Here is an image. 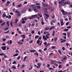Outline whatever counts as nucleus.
I'll return each instance as SVG.
<instances>
[{
	"instance_id": "nucleus-1",
	"label": "nucleus",
	"mask_w": 72,
	"mask_h": 72,
	"mask_svg": "<svg viewBox=\"0 0 72 72\" xmlns=\"http://www.w3.org/2000/svg\"><path fill=\"white\" fill-rule=\"evenodd\" d=\"M70 4V3L68 1V2H64V3L62 4V6H64L66 5H69Z\"/></svg>"
},
{
	"instance_id": "nucleus-2",
	"label": "nucleus",
	"mask_w": 72,
	"mask_h": 72,
	"mask_svg": "<svg viewBox=\"0 0 72 72\" xmlns=\"http://www.w3.org/2000/svg\"><path fill=\"white\" fill-rule=\"evenodd\" d=\"M15 13H17V15L19 17V16H21V14L20 13H19V12L17 10H16L15 11Z\"/></svg>"
},
{
	"instance_id": "nucleus-3",
	"label": "nucleus",
	"mask_w": 72,
	"mask_h": 72,
	"mask_svg": "<svg viewBox=\"0 0 72 72\" xmlns=\"http://www.w3.org/2000/svg\"><path fill=\"white\" fill-rule=\"evenodd\" d=\"M30 7H32L33 8L35 9L36 8V5H35L34 4H31L30 6Z\"/></svg>"
},
{
	"instance_id": "nucleus-4",
	"label": "nucleus",
	"mask_w": 72,
	"mask_h": 72,
	"mask_svg": "<svg viewBox=\"0 0 72 72\" xmlns=\"http://www.w3.org/2000/svg\"><path fill=\"white\" fill-rule=\"evenodd\" d=\"M1 48L3 50H6V46H2Z\"/></svg>"
},
{
	"instance_id": "nucleus-5",
	"label": "nucleus",
	"mask_w": 72,
	"mask_h": 72,
	"mask_svg": "<svg viewBox=\"0 0 72 72\" xmlns=\"http://www.w3.org/2000/svg\"><path fill=\"white\" fill-rule=\"evenodd\" d=\"M37 65L39 66H37V68H40V66L41 65V64L40 63H37Z\"/></svg>"
},
{
	"instance_id": "nucleus-6",
	"label": "nucleus",
	"mask_w": 72,
	"mask_h": 72,
	"mask_svg": "<svg viewBox=\"0 0 72 72\" xmlns=\"http://www.w3.org/2000/svg\"><path fill=\"white\" fill-rule=\"evenodd\" d=\"M48 6V4L46 3H44L43 5V7H46V6Z\"/></svg>"
},
{
	"instance_id": "nucleus-7",
	"label": "nucleus",
	"mask_w": 72,
	"mask_h": 72,
	"mask_svg": "<svg viewBox=\"0 0 72 72\" xmlns=\"http://www.w3.org/2000/svg\"><path fill=\"white\" fill-rule=\"evenodd\" d=\"M22 21H27V17H24L23 18H22Z\"/></svg>"
},
{
	"instance_id": "nucleus-8",
	"label": "nucleus",
	"mask_w": 72,
	"mask_h": 72,
	"mask_svg": "<svg viewBox=\"0 0 72 72\" xmlns=\"http://www.w3.org/2000/svg\"><path fill=\"white\" fill-rule=\"evenodd\" d=\"M30 51L31 53H34V52H36V50H30Z\"/></svg>"
},
{
	"instance_id": "nucleus-9",
	"label": "nucleus",
	"mask_w": 72,
	"mask_h": 72,
	"mask_svg": "<svg viewBox=\"0 0 72 72\" xmlns=\"http://www.w3.org/2000/svg\"><path fill=\"white\" fill-rule=\"evenodd\" d=\"M21 6H23V5L22 4H19V5L17 6L18 8H21Z\"/></svg>"
},
{
	"instance_id": "nucleus-10",
	"label": "nucleus",
	"mask_w": 72,
	"mask_h": 72,
	"mask_svg": "<svg viewBox=\"0 0 72 72\" xmlns=\"http://www.w3.org/2000/svg\"><path fill=\"white\" fill-rule=\"evenodd\" d=\"M11 69H16V67L14 66H13L11 67Z\"/></svg>"
},
{
	"instance_id": "nucleus-11",
	"label": "nucleus",
	"mask_w": 72,
	"mask_h": 72,
	"mask_svg": "<svg viewBox=\"0 0 72 72\" xmlns=\"http://www.w3.org/2000/svg\"><path fill=\"white\" fill-rule=\"evenodd\" d=\"M35 52V53L34 54V55H37V56L39 55V53H38L37 52H36H36Z\"/></svg>"
},
{
	"instance_id": "nucleus-12",
	"label": "nucleus",
	"mask_w": 72,
	"mask_h": 72,
	"mask_svg": "<svg viewBox=\"0 0 72 72\" xmlns=\"http://www.w3.org/2000/svg\"><path fill=\"white\" fill-rule=\"evenodd\" d=\"M6 17V14H5V12H4L2 15L3 18L5 17Z\"/></svg>"
},
{
	"instance_id": "nucleus-13",
	"label": "nucleus",
	"mask_w": 72,
	"mask_h": 72,
	"mask_svg": "<svg viewBox=\"0 0 72 72\" xmlns=\"http://www.w3.org/2000/svg\"><path fill=\"white\" fill-rule=\"evenodd\" d=\"M68 13V12H66V11H65L63 13V15H67Z\"/></svg>"
},
{
	"instance_id": "nucleus-14",
	"label": "nucleus",
	"mask_w": 72,
	"mask_h": 72,
	"mask_svg": "<svg viewBox=\"0 0 72 72\" xmlns=\"http://www.w3.org/2000/svg\"><path fill=\"white\" fill-rule=\"evenodd\" d=\"M6 24H7L8 27L9 26V21H7L6 22Z\"/></svg>"
},
{
	"instance_id": "nucleus-15",
	"label": "nucleus",
	"mask_w": 72,
	"mask_h": 72,
	"mask_svg": "<svg viewBox=\"0 0 72 72\" xmlns=\"http://www.w3.org/2000/svg\"><path fill=\"white\" fill-rule=\"evenodd\" d=\"M34 11L35 12V13L38 12V10L36 9H34Z\"/></svg>"
},
{
	"instance_id": "nucleus-16",
	"label": "nucleus",
	"mask_w": 72,
	"mask_h": 72,
	"mask_svg": "<svg viewBox=\"0 0 72 72\" xmlns=\"http://www.w3.org/2000/svg\"><path fill=\"white\" fill-rule=\"evenodd\" d=\"M47 8L48 9H49V10H50V9H51V7L50 6H48L47 7Z\"/></svg>"
},
{
	"instance_id": "nucleus-17",
	"label": "nucleus",
	"mask_w": 72,
	"mask_h": 72,
	"mask_svg": "<svg viewBox=\"0 0 72 72\" xmlns=\"http://www.w3.org/2000/svg\"><path fill=\"white\" fill-rule=\"evenodd\" d=\"M41 42V41H40L39 40H38L37 41V44H39L40 43V42Z\"/></svg>"
},
{
	"instance_id": "nucleus-18",
	"label": "nucleus",
	"mask_w": 72,
	"mask_h": 72,
	"mask_svg": "<svg viewBox=\"0 0 72 72\" xmlns=\"http://www.w3.org/2000/svg\"><path fill=\"white\" fill-rule=\"evenodd\" d=\"M61 26H63L64 25V22H60Z\"/></svg>"
},
{
	"instance_id": "nucleus-19",
	"label": "nucleus",
	"mask_w": 72,
	"mask_h": 72,
	"mask_svg": "<svg viewBox=\"0 0 72 72\" xmlns=\"http://www.w3.org/2000/svg\"><path fill=\"white\" fill-rule=\"evenodd\" d=\"M48 10V9H47L46 8H44L42 9V10L43 11H46V10Z\"/></svg>"
},
{
	"instance_id": "nucleus-20",
	"label": "nucleus",
	"mask_w": 72,
	"mask_h": 72,
	"mask_svg": "<svg viewBox=\"0 0 72 72\" xmlns=\"http://www.w3.org/2000/svg\"><path fill=\"white\" fill-rule=\"evenodd\" d=\"M55 28V26H51L50 27V30H51L53 29V28Z\"/></svg>"
},
{
	"instance_id": "nucleus-21",
	"label": "nucleus",
	"mask_w": 72,
	"mask_h": 72,
	"mask_svg": "<svg viewBox=\"0 0 72 72\" xmlns=\"http://www.w3.org/2000/svg\"><path fill=\"white\" fill-rule=\"evenodd\" d=\"M18 55H19V54L16 53L15 55H13V57H16V56H18Z\"/></svg>"
},
{
	"instance_id": "nucleus-22",
	"label": "nucleus",
	"mask_w": 72,
	"mask_h": 72,
	"mask_svg": "<svg viewBox=\"0 0 72 72\" xmlns=\"http://www.w3.org/2000/svg\"><path fill=\"white\" fill-rule=\"evenodd\" d=\"M50 45V43H48L45 46V47L47 48V46H49Z\"/></svg>"
},
{
	"instance_id": "nucleus-23",
	"label": "nucleus",
	"mask_w": 72,
	"mask_h": 72,
	"mask_svg": "<svg viewBox=\"0 0 72 72\" xmlns=\"http://www.w3.org/2000/svg\"><path fill=\"white\" fill-rule=\"evenodd\" d=\"M37 8L38 9H41V6H40L39 5H37Z\"/></svg>"
},
{
	"instance_id": "nucleus-24",
	"label": "nucleus",
	"mask_w": 72,
	"mask_h": 72,
	"mask_svg": "<svg viewBox=\"0 0 72 72\" xmlns=\"http://www.w3.org/2000/svg\"><path fill=\"white\" fill-rule=\"evenodd\" d=\"M13 21H11L10 22V24L11 25V27H13Z\"/></svg>"
},
{
	"instance_id": "nucleus-25",
	"label": "nucleus",
	"mask_w": 72,
	"mask_h": 72,
	"mask_svg": "<svg viewBox=\"0 0 72 72\" xmlns=\"http://www.w3.org/2000/svg\"><path fill=\"white\" fill-rule=\"evenodd\" d=\"M21 36L23 37L22 39H25V37H26V36H25V35H22Z\"/></svg>"
},
{
	"instance_id": "nucleus-26",
	"label": "nucleus",
	"mask_w": 72,
	"mask_h": 72,
	"mask_svg": "<svg viewBox=\"0 0 72 72\" xmlns=\"http://www.w3.org/2000/svg\"><path fill=\"white\" fill-rule=\"evenodd\" d=\"M67 36L68 37H70V33H67Z\"/></svg>"
},
{
	"instance_id": "nucleus-27",
	"label": "nucleus",
	"mask_w": 72,
	"mask_h": 72,
	"mask_svg": "<svg viewBox=\"0 0 72 72\" xmlns=\"http://www.w3.org/2000/svg\"><path fill=\"white\" fill-rule=\"evenodd\" d=\"M37 17V15H35L32 16V17L33 18H35V17Z\"/></svg>"
},
{
	"instance_id": "nucleus-28",
	"label": "nucleus",
	"mask_w": 72,
	"mask_h": 72,
	"mask_svg": "<svg viewBox=\"0 0 72 72\" xmlns=\"http://www.w3.org/2000/svg\"><path fill=\"white\" fill-rule=\"evenodd\" d=\"M26 12V10H25L22 11V13L23 14H24V13H25Z\"/></svg>"
},
{
	"instance_id": "nucleus-29",
	"label": "nucleus",
	"mask_w": 72,
	"mask_h": 72,
	"mask_svg": "<svg viewBox=\"0 0 72 72\" xmlns=\"http://www.w3.org/2000/svg\"><path fill=\"white\" fill-rule=\"evenodd\" d=\"M18 19H15V23H16V24H17V22H18Z\"/></svg>"
},
{
	"instance_id": "nucleus-30",
	"label": "nucleus",
	"mask_w": 72,
	"mask_h": 72,
	"mask_svg": "<svg viewBox=\"0 0 72 72\" xmlns=\"http://www.w3.org/2000/svg\"><path fill=\"white\" fill-rule=\"evenodd\" d=\"M39 37V35H35V39H37V38Z\"/></svg>"
},
{
	"instance_id": "nucleus-31",
	"label": "nucleus",
	"mask_w": 72,
	"mask_h": 72,
	"mask_svg": "<svg viewBox=\"0 0 72 72\" xmlns=\"http://www.w3.org/2000/svg\"><path fill=\"white\" fill-rule=\"evenodd\" d=\"M9 30H8L7 32H4V33H9Z\"/></svg>"
},
{
	"instance_id": "nucleus-32",
	"label": "nucleus",
	"mask_w": 72,
	"mask_h": 72,
	"mask_svg": "<svg viewBox=\"0 0 72 72\" xmlns=\"http://www.w3.org/2000/svg\"><path fill=\"white\" fill-rule=\"evenodd\" d=\"M4 55H5V54L3 53L0 54V56H3Z\"/></svg>"
},
{
	"instance_id": "nucleus-33",
	"label": "nucleus",
	"mask_w": 72,
	"mask_h": 72,
	"mask_svg": "<svg viewBox=\"0 0 72 72\" xmlns=\"http://www.w3.org/2000/svg\"><path fill=\"white\" fill-rule=\"evenodd\" d=\"M57 1H55L54 2V4H55V5H57Z\"/></svg>"
},
{
	"instance_id": "nucleus-34",
	"label": "nucleus",
	"mask_w": 72,
	"mask_h": 72,
	"mask_svg": "<svg viewBox=\"0 0 72 72\" xmlns=\"http://www.w3.org/2000/svg\"><path fill=\"white\" fill-rule=\"evenodd\" d=\"M58 51L59 53L60 54H62V53H61V51H60V50H58Z\"/></svg>"
},
{
	"instance_id": "nucleus-35",
	"label": "nucleus",
	"mask_w": 72,
	"mask_h": 72,
	"mask_svg": "<svg viewBox=\"0 0 72 72\" xmlns=\"http://www.w3.org/2000/svg\"><path fill=\"white\" fill-rule=\"evenodd\" d=\"M18 43L19 44H21V45H23V43L19 42H18Z\"/></svg>"
},
{
	"instance_id": "nucleus-36",
	"label": "nucleus",
	"mask_w": 72,
	"mask_h": 72,
	"mask_svg": "<svg viewBox=\"0 0 72 72\" xmlns=\"http://www.w3.org/2000/svg\"><path fill=\"white\" fill-rule=\"evenodd\" d=\"M68 7L69 8H72V4H70L69 6H68Z\"/></svg>"
},
{
	"instance_id": "nucleus-37",
	"label": "nucleus",
	"mask_w": 72,
	"mask_h": 72,
	"mask_svg": "<svg viewBox=\"0 0 72 72\" xmlns=\"http://www.w3.org/2000/svg\"><path fill=\"white\" fill-rule=\"evenodd\" d=\"M51 48H53V49H55V48H56V46H52L51 47Z\"/></svg>"
},
{
	"instance_id": "nucleus-38",
	"label": "nucleus",
	"mask_w": 72,
	"mask_h": 72,
	"mask_svg": "<svg viewBox=\"0 0 72 72\" xmlns=\"http://www.w3.org/2000/svg\"><path fill=\"white\" fill-rule=\"evenodd\" d=\"M48 69L50 70H53V69H54L51 68H49Z\"/></svg>"
},
{
	"instance_id": "nucleus-39",
	"label": "nucleus",
	"mask_w": 72,
	"mask_h": 72,
	"mask_svg": "<svg viewBox=\"0 0 72 72\" xmlns=\"http://www.w3.org/2000/svg\"><path fill=\"white\" fill-rule=\"evenodd\" d=\"M69 30V29H65L64 30V31H68Z\"/></svg>"
},
{
	"instance_id": "nucleus-40",
	"label": "nucleus",
	"mask_w": 72,
	"mask_h": 72,
	"mask_svg": "<svg viewBox=\"0 0 72 72\" xmlns=\"http://www.w3.org/2000/svg\"><path fill=\"white\" fill-rule=\"evenodd\" d=\"M61 12H62V13L63 14V13H64V12H65V11H64V10H63V9H61Z\"/></svg>"
},
{
	"instance_id": "nucleus-41",
	"label": "nucleus",
	"mask_w": 72,
	"mask_h": 72,
	"mask_svg": "<svg viewBox=\"0 0 72 72\" xmlns=\"http://www.w3.org/2000/svg\"><path fill=\"white\" fill-rule=\"evenodd\" d=\"M39 51L40 52V53H42V50L39 49Z\"/></svg>"
},
{
	"instance_id": "nucleus-42",
	"label": "nucleus",
	"mask_w": 72,
	"mask_h": 72,
	"mask_svg": "<svg viewBox=\"0 0 72 72\" xmlns=\"http://www.w3.org/2000/svg\"><path fill=\"white\" fill-rule=\"evenodd\" d=\"M45 15L48 18H49V15H48V14H45Z\"/></svg>"
},
{
	"instance_id": "nucleus-43",
	"label": "nucleus",
	"mask_w": 72,
	"mask_h": 72,
	"mask_svg": "<svg viewBox=\"0 0 72 72\" xmlns=\"http://www.w3.org/2000/svg\"><path fill=\"white\" fill-rule=\"evenodd\" d=\"M41 23L42 24V25H44V22L43 21H42L41 22Z\"/></svg>"
},
{
	"instance_id": "nucleus-44",
	"label": "nucleus",
	"mask_w": 72,
	"mask_h": 72,
	"mask_svg": "<svg viewBox=\"0 0 72 72\" xmlns=\"http://www.w3.org/2000/svg\"><path fill=\"white\" fill-rule=\"evenodd\" d=\"M20 58H21V56H18L17 57V60H19V59Z\"/></svg>"
},
{
	"instance_id": "nucleus-45",
	"label": "nucleus",
	"mask_w": 72,
	"mask_h": 72,
	"mask_svg": "<svg viewBox=\"0 0 72 72\" xmlns=\"http://www.w3.org/2000/svg\"><path fill=\"white\" fill-rule=\"evenodd\" d=\"M5 22H4L3 23H2V24H1V26H4V24H5Z\"/></svg>"
},
{
	"instance_id": "nucleus-46",
	"label": "nucleus",
	"mask_w": 72,
	"mask_h": 72,
	"mask_svg": "<svg viewBox=\"0 0 72 72\" xmlns=\"http://www.w3.org/2000/svg\"><path fill=\"white\" fill-rule=\"evenodd\" d=\"M31 33L32 34H33L35 33V31L33 30L32 31Z\"/></svg>"
},
{
	"instance_id": "nucleus-47",
	"label": "nucleus",
	"mask_w": 72,
	"mask_h": 72,
	"mask_svg": "<svg viewBox=\"0 0 72 72\" xmlns=\"http://www.w3.org/2000/svg\"><path fill=\"white\" fill-rule=\"evenodd\" d=\"M28 12H31V11H32V10H31V9L30 8L28 9Z\"/></svg>"
},
{
	"instance_id": "nucleus-48",
	"label": "nucleus",
	"mask_w": 72,
	"mask_h": 72,
	"mask_svg": "<svg viewBox=\"0 0 72 72\" xmlns=\"http://www.w3.org/2000/svg\"><path fill=\"white\" fill-rule=\"evenodd\" d=\"M69 22H67L66 23V26H68V24H69Z\"/></svg>"
},
{
	"instance_id": "nucleus-49",
	"label": "nucleus",
	"mask_w": 72,
	"mask_h": 72,
	"mask_svg": "<svg viewBox=\"0 0 72 72\" xmlns=\"http://www.w3.org/2000/svg\"><path fill=\"white\" fill-rule=\"evenodd\" d=\"M12 40H10V45H11V44H12Z\"/></svg>"
},
{
	"instance_id": "nucleus-50",
	"label": "nucleus",
	"mask_w": 72,
	"mask_h": 72,
	"mask_svg": "<svg viewBox=\"0 0 72 72\" xmlns=\"http://www.w3.org/2000/svg\"><path fill=\"white\" fill-rule=\"evenodd\" d=\"M27 56H25L24 57V61H26V59L27 58Z\"/></svg>"
},
{
	"instance_id": "nucleus-51",
	"label": "nucleus",
	"mask_w": 72,
	"mask_h": 72,
	"mask_svg": "<svg viewBox=\"0 0 72 72\" xmlns=\"http://www.w3.org/2000/svg\"><path fill=\"white\" fill-rule=\"evenodd\" d=\"M16 49V53H19V50H17V49Z\"/></svg>"
},
{
	"instance_id": "nucleus-52",
	"label": "nucleus",
	"mask_w": 72,
	"mask_h": 72,
	"mask_svg": "<svg viewBox=\"0 0 72 72\" xmlns=\"http://www.w3.org/2000/svg\"><path fill=\"white\" fill-rule=\"evenodd\" d=\"M67 59V57H65L64 58H63V60H66Z\"/></svg>"
},
{
	"instance_id": "nucleus-53",
	"label": "nucleus",
	"mask_w": 72,
	"mask_h": 72,
	"mask_svg": "<svg viewBox=\"0 0 72 72\" xmlns=\"http://www.w3.org/2000/svg\"><path fill=\"white\" fill-rule=\"evenodd\" d=\"M9 29V27H7V28H5L4 29V31H7V30H8Z\"/></svg>"
},
{
	"instance_id": "nucleus-54",
	"label": "nucleus",
	"mask_w": 72,
	"mask_h": 72,
	"mask_svg": "<svg viewBox=\"0 0 72 72\" xmlns=\"http://www.w3.org/2000/svg\"><path fill=\"white\" fill-rule=\"evenodd\" d=\"M12 64H16V61H15L12 62Z\"/></svg>"
},
{
	"instance_id": "nucleus-55",
	"label": "nucleus",
	"mask_w": 72,
	"mask_h": 72,
	"mask_svg": "<svg viewBox=\"0 0 72 72\" xmlns=\"http://www.w3.org/2000/svg\"><path fill=\"white\" fill-rule=\"evenodd\" d=\"M44 45H46V44H47V42H45L44 43Z\"/></svg>"
},
{
	"instance_id": "nucleus-56",
	"label": "nucleus",
	"mask_w": 72,
	"mask_h": 72,
	"mask_svg": "<svg viewBox=\"0 0 72 72\" xmlns=\"http://www.w3.org/2000/svg\"><path fill=\"white\" fill-rule=\"evenodd\" d=\"M49 29V28H45V30H48Z\"/></svg>"
},
{
	"instance_id": "nucleus-57",
	"label": "nucleus",
	"mask_w": 72,
	"mask_h": 72,
	"mask_svg": "<svg viewBox=\"0 0 72 72\" xmlns=\"http://www.w3.org/2000/svg\"><path fill=\"white\" fill-rule=\"evenodd\" d=\"M66 42V40H63L61 41V42Z\"/></svg>"
},
{
	"instance_id": "nucleus-58",
	"label": "nucleus",
	"mask_w": 72,
	"mask_h": 72,
	"mask_svg": "<svg viewBox=\"0 0 72 72\" xmlns=\"http://www.w3.org/2000/svg\"><path fill=\"white\" fill-rule=\"evenodd\" d=\"M22 23H23V24H24V23H26V22L24 21H23L22 22Z\"/></svg>"
},
{
	"instance_id": "nucleus-59",
	"label": "nucleus",
	"mask_w": 72,
	"mask_h": 72,
	"mask_svg": "<svg viewBox=\"0 0 72 72\" xmlns=\"http://www.w3.org/2000/svg\"><path fill=\"white\" fill-rule=\"evenodd\" d=\"M52 22H53L54 23H55V20H53L52 21Z\"/></svg>"
},
{
	"instance_id": "nucleus-60",
	"label": "nucleus",
	"mask_w": 72,
	"mask_h": 72,
	"mask_svg": "<svg viewBox=\"0 0 72 72\" xmlns=\"http://www.w3.org/2000/svg\"><path fill=\"white\" fill-rule=\"evenodd\" d=\"M35 26V23L32 24H31V26H32V27H33V26Z\"/></svg>"
},
{
	"instance_id": "nucleus-61",
	"label": "nucleus",
	"mask_w": 72,
	"mask_h": 72,
	"mask_svg": "<svg viewBox=\"0 0 72 72\" xmlns=\"http://www.w3.org/2000/svg\"><path fill=\"white\" fill-rule=\"evenodd\" d=\"M71 26H69L67 27V28H71Z\"/></svg>"
},
{
	"instance_id": "nucleus-62",
	"label": "nucleus",
	"mask_w": 72,
	"mask_h": 72,
	"mask_svg": "<svg viewBox=\"0 0 72 72\" xmlns=\"http://www.w3.org/2000/svg\"><path fill=\"white\" fill-rule=\"evenodd\" d=\"M62 49L63 50H65V48L64 47H62Z\"/></svg>"
},
{
	"instance_id": "nucleus-63",
	"label": "nucleus",
	"mask_w": 72,
	"mask_h": 72,
	"mask_svg": "<svg viewBox=\"0 0 72 72\" xmlns=\"http://www.w3.org/2000/svg\"><path fill=\"white\" fill-rule=\"evenodd\" d=\"M29 19H33V18H32V17H29Z\"/></svg>"
},
{
	"instance_id": "nucleus-64",
	"label": "nucleus",
	"mask_w": 72,
	"mask_h": 72,
	"mask_svg": "<svg viewBox=\"0 0 72 72\" xmlns=\"http://www.w3.org/2000/svg\"><path fill=\"white\" fill-rule=\"evenodd\" d=\"M48 49L47 48H45L44 49V51H45L46 50H47Z\"/></svg>"
}]
</instances>
